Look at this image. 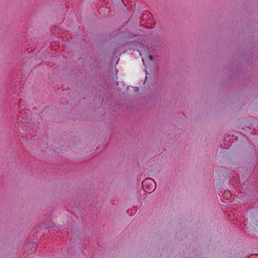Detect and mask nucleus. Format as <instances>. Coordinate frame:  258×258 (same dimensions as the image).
<instances>
[{
	"label": "nucleus",
	"instance_id": "obj_1",
	"mask_svg": "<svg viewBox=\"0 0 258 258\" xmlns=\"http://www.w3.org/2000/svg\"><path fill=\"white\" fill-rule=\"evenodd\" d=\"M142 186L151 192L155 189V182L151 178H146L142 182Z\"/></svg>",
	"mask_w": 258,
	"mask_h": 258
},
{
	"label": "nucleus",
	"instance_id": "obj_3",
	"mask_svg": "<svg viewBox=\"0 0 258 258\" xmlns=\"http://www.w3.org/2000/svg\"><path fill=\"white\" fill-rule=\"evenodd\" d=\"M148 57L150 60H151V61L153 60V56L152 55L150 54V55H149Z\"/></svg>",
	"mask_w": 258,
	"mask_h": 258
},
{
	"label": "nucleus",
	"instance_id": "obj_2",
	"mask_svg": "<svg viewBox=\"0 0 258 258\" xmlns=\"http://www.w3.org/2000/svg\"><path fill=\"white\" fill-rule=\"evenodd\" d=\"M151 14H148V15H147V16L146 15V14H143V15H142V18H143V19H147V18H150V17H151L150 16H151Z\"/></svg>",
	"mask_w": 258,
	"mask_h": 258
}]
</instances>
